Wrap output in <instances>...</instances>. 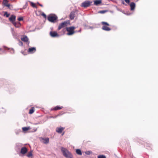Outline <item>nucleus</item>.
<instances>
[{
    "mask_svg": "<svg viewBox=\"0 0 158 158\" xmlns=\"http://www.w3.org/2000/svg\"><path fill=\"white\" fill-rule=\"evenodd\" d=\"M12 23L16 27L19 28L21 26V24L19 22H13Z\"/></svg>",
    "mask_w": 158,
    "mask_h": 158,
    "instance_id": "nucleus-17",
    "label": "nucleus"
},
{
    "mask_svg": "<svg viewBox=\"0 0 158 158\" xmlns=\"http://www.w3.org/2000/svg\"><path fill=\"white\" fill-rule=\"evenodd\" d=\"M19 45H20V46H22L23 45V43L21 42V41H20L19 42Z\"/></svg>",
    "mask_w": 158,
    "mask_h": 158,
    "instance_id": "nucleus-38",
    "label": "nucleus"
},
{
    "mask_svg": "<svg viewBox=\"0 0 158 158\" xmlns=\"http://www.w3.org/2000/svg\"><path fill=\"white\" fill-rule=\"evenodd\" d=\"M37 3L40 6H43L42 5L39 4L38 2Z\"/></svg>",
    "mask_w": 158,
    "mask_h": 158,
    "instance_id": "nucleus-39",
    "label": "nucleus"
},
{
    "mask_svg": "<svg viewBox=\"0 0 158 158\" xmlns=\"http://www.w3.org/2000/svg\"><path fill=\"white\" fill-rule=\"evenodd\" d=\"M61 151L63 156L66 158H73V157L72 154L69 151L64 147L61 148Z\"/></svg>",
    "mask_w": 158,
    "mask_h": 158,
    "instance_id": "nucleus-1",
    "label": "nucleus"
},
{
    "mask_svg": "<svg viewBox=\"0 0 158 158\" xmlns=\"http://www.w3.org/2000/svg\"><path fill=\"white\" fill-rule=\"evenodd\" d=\"M42 15L44 17V18H46V15L44 13H43Z\"/></svg>",
    "mask_w": 158,
    "mask_h": 158,
    "instance_id": "nucleus-37",
    "label": "nucleus"
},
{
    "mask_svg": "<svg viewBox=\"0 0 158 158\" xmlns=\"http://www.w3.org/2000/svg\"><path fill=\"white\" fill-rule=\"evenodd\" d=\"M101 3L102 0H96L94 1V4L96 6H98L101 4Z\"/></svg>",
    "mask_w": 158,
    "mask_h": 158,
    "instance_id": "nucleus-16",
    "label": "nucleus"
},
{
    "mask_svg": "<svg viewBox=\"0 0 158 158\" xmlns=\"http://www.w3.org/2000/svg\"><path fill=\"white\" fill-rule=\"evenodd\" d=\"M30 3L31 4V6L33 7H36V6L35 4L32 2H30Z\"/></svg>",
    "mask_w": 158,
    "mask_h": 158,
    "instance_id": "nucleus-28",
    "label": "nucleus"
},
{
    "mask_svg": "<svg viewBox=\"0 0 158 158\" xmlns=\"http://www.w3.org/2000/svg\"><path fill=\"white\" fill-rule=\"evenodd\" d=\"M101 24L103 25L102 27V30L107 31H109L111 30V29L110 27L107 26L110 25V24L107 23L105 22H102Z\"/></svg>",
    "mask_w": 158,
    "mask_h": 158,
    "instance_id": "nucleus-2",
    "label": "nucleus"
},
{
    "mask_svg": "<svg viewBox=\"0 0 158 158\" xmlns=\"http://www.w3.org/2000/svg\"><path fill=\"white\" fill-rule=\"evenodd\" d=\"M41 141L44 144H47L49 142V139L48 138H42Z\"/></svg>",
    "mask_w": 158,
    "mask_h": 158,
    "instance_id": "nucleus-9",
    "label": "nucleus"
},
{
    "mask_svg": "<svg viewBox=\"0 0 158 158\" xmlns=\"http://www.w3.org/2000/svg\"><path fill=\"white\" fill-rule=\"evenodd\" d=\"M27 152V149L26 147H24L22 148L21 150V153L24 154H25Z\"/></svg>",
    "mask_w": 158,
    "mask_h": 158,
    "instance_id": "nucleus-13",
    "label": "nucleus"
},
{
    "mask_svg": "<svg viewBox=\"0 0 158 158\" xmlns=\"http://www.w3.org/2000/svg\"><path fill=\"white\" fill-rule=\"evenodd\" d=\"M75 12L74 11H72L70 13V15H69V17H70V19L71 20H72L74 19V18L75 17Z\"/></svg>",
    "mask_w": 158,
    "mask_h": 158,
    "instance_id": "nucleus-15",
    "label": "nucleus"
},
{
    "mask_svg": "<svg viewBox=\"0 0 158 158\" xmlns=\"http://www.w3.org/2000/svg\"><path fill=\"white\" fill-rule=\"evenodd\" d=\"M32 156V152L31 151H30L29 152L27 155V156L28 157H30L31 156Z\"/></svg>",
    "mask_w": 158,
    "mask_h": 158,
    "instance_id": "nucleus-27",
    "label": "nucleus"
},
{
    "mask_svg": "<svg viewBox=\"0 0 158 158\" xmlns=\"http://www.w3.org/2000/svg\"><path fill=\"white\" fill-rule=\"evenodd\" d=\"M57 19V17L56 16H51L48 17V20L51 22H54Z\"/></svg>",
    "mask_w": 158,
    "mask_h": 158,
    "instance_id": "nucleus-6",
    "label": "nucleus"
},
{
    "mask_svg": "<svg viewBox=\"0 0 158 158\" xmlns=\"http://www.w3.org/2000/svg\"><path fill=\"white\" fill-rule=\"evenodd\" d=\"M92 2L88 1H85L82 2L81 5V6L85 8L88 7L91 4Z\"/></svg>",
    "mask_w": 158,
    "mask_h": 158,
    "instance_id": "nucleus-5",
    "label": "nucleus"
},
{
    "mask_svg": "<svg viewBox=\"0 0 158 158\" xmlns=\"http://www.w3.org/2000/svg\"><path fill=\"white\" fill-rule=\"evenodd\" d=\"M75 28V27L73 26L67 27L66 30L68 32L67 34L69 35L73 34L74 33V30Z\"/></svg>",
    "mask_w": 158,
    "mask_h": 158,
    "instance_id": "nucleus-3",
    "label": "nucleus"
},
{
    "mask_svg": "<svg viewBox=\"0 0 158 158\" xmlns=\"http://www.w3.org/2000/svg\"><path fill=\"white\" fill-rule=\"evenodd\" d=\"M125 1L127 3H129L130 2L129 0H125Z\"/></svg>",
    "mask_w": 158,
    "mask_h": 158,
    "instance_id": "nucleus-36",
    "label": "nucleus"
},
{
    "mask_svg": "<svg viewBox=\"0 0 158 158\" xmlns=\"http://www.w3.org/2000/svg\"><path fill=\"white\" fill-rule=\"evenodd\" d=\"M30 129V127H24L22 128L23 130V131H26Z\"/></svg>",
    "mask_w": 158,
    "mask_h": 158,
    "instance_id": "nucleus-22",
    "label": "nucleus"
},
{
    "mask_svg": "<svg viewBox=\"0 0 158 158\" xmlns=\"http://www.w3.org/2000/svg\"><path fill=\"white\" fill-rule=\"evenodd\" d=\"M12 34L13 37L15 39H17L18 35L17 34L15 31L13 29H11V30Z\"/></svg>",
    "mask_w": 158,
    "mask_h": 158,
    "instance_id": "nucleus-12",
    "label": "nucleus"
},
{
    "mask_svg": "<svg viewBox=\"0 0 158 158\" xmlns=\"http://www.w3.org/2000/svg\"><path fill=\"white\" fill-rule=\"evenodd\" d=\"M63 108L62 106L60 107L59 106H57L55 107H54L51 110H59L62 109Z\"/></svg>",
    "mask_w": 158,
    "mask_h": 158,
    "instance_id": "nucleus-20",
    "label": "nucleus"
},
{
    "mask_svg": "<svg viewBox=\"0 0 158 158\" xmlns=\"http://www.w3.org/2000/svg\"><path fill=\"white\" fill-rule=\"evenodd\" d=\"M98 158H106V157L104 155H99L98 156Z\"/></svg>",
    "mask_w": 158,
    "mask_h": 158,
    "instance_id": "nucleus-29",
    "label": "nucleus"
},
{
    "mask_svg": "<svg viewBox=\"0 0 158 158\" xmlns=\"http://www.w3.org/2000/svg\"><path fill=\"white\" fill-rule=\"evenodd\" d=\"M121 2H122V4H123L125 5L126 6L127 5L125 3L124 1L123 0H121Z\"/></svg>",
    "mask_w": 158,
    "mask_h": 158,
    "instance_id": "nucleus-33",
    "label": "nucleus"
},
{
    "mask_svg": "<svg viewBox=\"0 0 158 158\" xmlns=\"http://www.w3.org/2000/svg\"><path fill=\"white\" fill-rule=\"evenodd\" d=\"M64 129V128L61 127H57L56 129V131L58 133H61L62 131Z\"/></svg>",
    "mask_w": 158,
    "mask_h": 158,
    "instance_id": "nucleus-14",
    "label": "nucleus"
},
{
    "mask_svg": "<svg viewBox=\"0 0 158 158\" xmlns=\"http://www.w3.org/2000/svg\"><path fill=\"white\" fill-rule=\"evenodd\" d=\"M36 51V48L35 47H31L28 49V52L30 53H33Z\"/></svg>",
    "mask_w": 158,
    "mask_h": 158,
    "instance_id": "nucleus-8",
    "label": "nucleus"
},
{
    "mask_svg": "<svg viewBox=\"0 0 158 158\" xmlns=\"http://www.w3.org/2000/svg\"><path fill=\"white\" fill-rule=\"evenodd\" d=\"M16 147H20L22 146V143H16Z\"/></svg>",
    "mask_w": 158,
    "mask_h": 158,
    "instance_id": "nucleus-30",
    "label": "nucleus"
},
{
    "mask_svg": "<svg viewBox=\"0 0 158 158\" xmlns=\"http://www.w3.org/2000/svg\"><path fill=\"white\" fill-rule=\"evenodd\" d=\"M3 47L5 48H7L8 50H10V52L12 54H13L15 52V51L13 48H7V47L5 46H3Z\"/></svg>",
    "mask_w": 158,
    "mask_h": 158,
    "instance_id": "nucleus-19",
    "label": "nucleus"
},
{
    "mask_svg": "<svg viewBox=\"0 0 158 158\" xmlns=\"http://www.w3.org/2000/svg\"><path fill=\"white\" fill-rule=\"evenodd\" d=\"M11 5L10 4H8L7 5H6V6L8 8L10 9V6Z\"/></svg>",
    "mask_w": 158,
    "mask_h": 158,
    "instance_id": "nucleus-34",
    "label": "nucleus"
},
{
    "mask_svg": "<svg viewBox=\"0 0 158 158\" xmlns=\"http://www.w3.org/2000/svg\"><path fill=\"white\" fill-rule=\"evenodd\" d=\"M50 35L52 37H58L59 35L58 34L57 32L55 31H51L50 32Z\"/></svg>",
    "mask_w": 158,
    "mask_h": 158,
    "instance_id": "nucleus-7",
    "label": "nucleus"
},
{
    "mask_svg": "<svg viewBox=\"0 0 158 158\" xmlns=\"http://www.w3.org/2000/svg\"><path fill=\"white\" fill-rule=\"evenodd\" d=\"M16 16L14 15H12L9 18V20L12 23L15 22V20Z\"/></svg>",
    "mask_w": 158,
    "mask_h": 158,
    "instance_id": "nucleus-10",
    "label": "nucleus"
},
{
    "mask_svg": "<svg viewBox=\"0 0 158 158\" xmlns=\"http://www.w3.org/2000/svg\"><path fill=\"white\" fill-rule=\"evenodd\" d=\"M93 28H94V27L92 26H88V28H87V29H93Z\"/></svg>",
    "mask_w": 158,
    "mask_h": 158,
    "instance_id": "nucleus-35",
    "label": "nucleus"
},
{
    "mask_svg": "<svg viewBox=\"0 0 158 158\" xmlns=\"http://www.w3.org/2000/svg\"><path fill=\"white\" fill-rule=\"evenodd\" d=\"M70 24V22L69 20H67L64 21V22L60 24L58 27V29L59 30H60L61 28L68 26Z\"/></svg>",
    "mask_w": 158,
    "mask_h": 158,
    "instance_id": "nucleus-4",
    "label": "nucleus"
},
{
    "mask_svg": "<svg viewBox=\"0 0 158 158\" xmlns=\"http://www.w3.org/2000/svg\"><path fill=\"white\" fill-rule=\"evenodd\" d=\"M76 152L77 154L80 155H82L80 149H77L76 150Z\"/></svg>",
    "mask_w": 158,
    "mask_h": 158,
    "instance_id": "nucleus-21",
    "label": "nucleus"
},
{
    "mask_svg": "<svg viewBox=\"0 0 158 158\" xmlns=\"http://www.w3.org/2000/svg\"><path fill=\"white\" fill-rule=\"evenodd\" d=\"M107 12V10H102L99 11L98 12V13H100V14H102L105 13H106Z\"/></svg>",
    "mask_w": 158,
    "mask_h": 158,
    "instance_id": "nucleus-26",
    "label": "nucleus"
},
{
    "mask_svg": "<svg viewBox=\"0 0 158 158\" xmlns=\"http://www.w3.org/2000/svg\"><path fill=\"white\" fill-rule=\"evenodd\" d=\"M39 124V123H34V124H35V125H37V124Z\"/></svg>",
    "mask_w": 158,
    "mask_h": 158,
    "instance_id": "nucleus-40",
    "label": "nucleus"
},
{
    "mask_svg": "<svg viewBox=\"0 0 158 158\" xmlns=\"http://www.w3.org/2000/svg\"><path fill=\"white\" fill-rule=\"evenodd\" d=\"M2 3L5 6H6L8 4V1L7 0H3Z\"/></svg>",
    "mask_w": 158,
    "mask_h": 158,
    "instance_id": "nucleus-23",
    "label": "nucleus"
},
{
    "mask_svg": "<svg viewBox=\"0 0 158 158\" xmlns=\"http://www.w3.org/2000/svg\"><path fill=\"white\" fill-rule=\"evenodd\" d=\"M18 19L19 21H20L23 20V19L22 17H20L18 18Z\"/></svg>",
    "mask_w": 158,
    "mask_h": 158,
    "instance_id": "nucleus-32",
    "label": "nucleus"
},
{
    "mask_svg": "<svg viewBox=\"0 0 158 158\" xmlns=\"http://www.w3.org/2000/svg\"><path fill=\"white\" fill-rule=\"evenodd\" d=\"M130 15V14H127V15Z\"/></svg>",
    "mask_w": 158,
    "mask_h": 158,
    "instance_id": "nucleus-43",
    "label": "nucleus"
},
{
    "mask_svg": "<svg viewBox=\"0 0 158 158\" xmlns=\"http://www.w3.org/2000/svg\"><path fill=\"white\" fill-rule=\"evenodd\" d=\"M21 40L25 42H27L28 40V38L26 36H24L21 38Z\"/></svg>",
    "mask_w": 158,
    "mask_h": 158,
    "instance_id": "nucleus-18",
    "label": "nucleus"
},
{
    "mask_svg": "<svg viewBox=\"0 0 158 158\" xmlns=\"http://www.w3.org/2000/svg\"><path fill=\"white\" fill-rule=\"evenodd\" d=\"M2 50V49L1 48H0V51Z\"/></svg>",
    "mask_w": 158,
    "mask_h": 158,
    "instance_id": "nucleus-41",
    "label": "nucleus"
},
{
    "mask_svg": "<svg viewBox=\"0 0 158 158\" xmlns=\"http://www.w3.org/2000/svg\"><path fill=\"white\" fill-rule=\"evenodd\" d=\"M130 6L131 7V10H134L135 7V4L134 2H131L130 4Z\"/></svg>",
    "mask_w": 158,
    "mask_h": 158,
    "instance_id": "nucleus-11",
    "label": "nucleus"
},
{
    "mask_svg": "<svg viewBox=\"0 0 158 158\" xmlns=\"http://www.w3.org/2000/svg\"><path fill=\"white\" fill-rule=\"evenodd\" d=\"M81 31V30H79V31H78V32H80V31Z\"/></svg>",
    "mask_w": 158,
    "mask_h": 158,
    "instance_id": "nucleus-42",
    "label": "nucleus"
},
{
    "mask_svg": "<svg viewBox=\"0 0 158 158\" xmlns=\"http://www.w3.org/2000/svg\"><path fill=\"white\" fill-rule=\"evenodd\" d=\"M33 108V107H32L31 109L30 110L29 112V114H32L34 112V110Z\"/></svg>",
    "mask_w": 158,
    "mask_h": 158,
    "instance_id": "nucleus-25",
    "label": "nucleus"
},
{
    "mask_svg": "<svg viewBox=\"0 0 158 158\" xmlns=\"http://www.w3.org/2000/svg\"><path fill=\"white\" fill-rule=\"evenodd\" d=\"M10 15V14H8L7 12H5L4 14V16H6V17H8Z\"/></svg>",
    "mask_w": 158,
    "mask_h": 158,
    "instance_id": "nucleus-31",
    "label": "nucleus"
},
{
    "mask_svg": "<svg viewBox=\"0 0 158 158\" xmlns=\"http://www.w3.org/2000/svg\"><path fill=\"white\" fill-rule=\"evenodd\" d=\"M85 154L88 155H89L91 154H92V152L91 151H88L85 152Z\"/></svg>",
    "mask_w": 158,
    "mask_h": 158,
    "instance_id": "nucleus-24",
    "label": "nucleus"
}]
</instances>
